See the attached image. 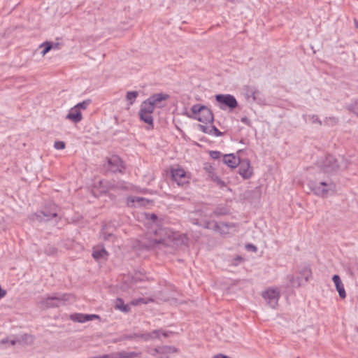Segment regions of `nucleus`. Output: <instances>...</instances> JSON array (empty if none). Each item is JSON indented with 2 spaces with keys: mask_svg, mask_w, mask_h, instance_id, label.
<instances>
[{
  "mask_svg": "<svg viewBox=\"0 0 358 358\" xmlns=\"http://www.w3.org/2000/svg\"><path fill=\"white\" fill-rule=\"evenodd\" d=\"M171 176L173 179L180 186H182L189 182V177L187 176L185 171L181 168L172 169Z\"/></svg>",
  "mask_w": 358,
  "mask_h": 358,
  "instance_id": "nucleus-9",
  "label": "nucleus"
},
{
  "mask_svg": "<svg viewBox=\"0 0 358 358\" xmlns=\"http://www.w3.org/2000/svg\"><path fill=\"white\" fill-rule=\"evenodd\" d=\"M90 104V100L87 99L81 103L76 104L75 106L81 112L82 110H85Z\"/></svg>",
  "mask_w": 358,
  "mask_h": 358,
  "instance_id": "nucleus-34",
  "label": "nucleus"
},
{
  "mask_svg": "<svg viewBox=\"0 0 358 358\" xmlns=\"http://www.w3.org/2000/svg\"><path fill=\"white\" fill-rule=\"evenodd\" d=\"M247 94L248 96L252 98L254 101H256L257 103L261 105L266 104V99L264 94L262 91L257 89L256 87H250L247 90Z\"/></svg>",
  "mask_w": 358,
  "mask_h": 358,
  "instance_id": "nucleus-13",
  "label": "nucleus"
},
{
  "mask_svg": "<svg viewBox=\"0 0 358 358\" xmlns=\"http://www.w3.org/2000/svg\"><path fill=\"white\" fill-rule=\"evenodd\" d=\"M246 248L249 249V250H251L253 252H257V247L255 245H252V244H248L246 245Z\"/></svg>",
  "mask_w": 358,
  "mask_h": 358,
  "instance_id": "nucleus-46",
  "label": "nucleus"
},
{
  "mask_svg": "<svg viewBox=\"0 0 358 358\" xmlns=\"http://www.w3.org/2000/svg\"><path fill=\"white\" fill-rule=\"evenodd\" d=\"M154 351L159 354L169 355H171L173 352H176L177 350L173 347L164 346L156 348L154 350Z\"/></svg>",
  "mask_w": 358,
  "mask_h": 358,
  "instance_id": "nucleus-25",
  "label": "nucleus"
},
{
  "mask_svg": "<svg viewBox=\"0 0 358 358\" xmlns=\"http://www.w3.org/2000/svg\"><path fill=\"white\" fill-rule=\"evenodd\" d=\"M239 174L243 179H248L252 175V169L248 159H243L240 162Z\"/></svg>",
  "mask_w": 358,
  "mask_h": 358,
  "instance_id": "nucleus-14",
  "label": "nucleus"
},
{
  "mask_svg": "<svg viewBox=\"0 0 358 358\" xmlns=\"http://www.w3.org/2000/svg\"><path fill=\"white\" fill-rule=\"evenodd\" d=\"M357 332H358V329H357Z\"/></svg>",
  "mask_w": 358,
  "mask_h": 358,
  "instance_id": "nucleus-55",
  "label": "nucleus"
},
{
  "mask_svg": "<svg viewBox=\"0 0 358 358\" xmlns=\"http://www.w3.org/2000/svg\"><path fill=\"white\" fill-rule=\"evenodd\" d=\"M115 307L116 309L120 310L124 313H128L130 311V307L129 304H124L122 299H117L115 302Z\"/></svg>",
  "mask_w": 358,
  "mask_h": 358,
  "instance_id": "nucleus-24",
  "label": "nucleus"
},
{
  "mask_svg": "<svg viewBox=\"0 0 358 358\" xmlns=\"http://www.w3.org/2000/svg\"><path fill=\"white\" fill-rule=\"evenodd\" d=\"M169 98V95L163 93L155 94L149 98V100L155 105L157 106L162 101H165Z\"/></svg>",
  "mask_w": 358,
  "mask_h": 358,
  "instance_id": "nucleus-22",
  "label": "nucleus"
},
{
  "mask_svg": "<svg viewBox=\"0 0 358 358\" xmlns=\"http://www.w3.org/2000/svg\"><path fill=\"white\" fill-rule=\"evenodd\" d=\"M198 127H199V129L201 131H202L203 132L206 133V134H210V130H209V129L210 128V126L199 124Z\"/></svg>",
  "mask_w": 358,
  "mask_h": 358,
  "instance_id": "nucleus-41",
  "label": "nucleus"
},
{
  "mask_svg": "<svg viewBox=\"0 0 358 358\" xmlns=\"http://www.w3.org/2000/svg\"><path fill=\"white\" fill-rule=\"evenodd\" d=\"M66 119L73 123L77 124L83 120V115L76 106H73L69 110V113L66 116Z\"/></svg>",
  "mask_w": 358,
  "mask_h": 358,
  "instance_id": "nucleus-17",
  "label": "nucleus"
},
{
  "mask_svg": "<svg viewBox=\"0 0 358 358\" xmlns=\"http://www.w3.org/2000/svg\"><path fill=\"white\" fill-rule=\"evenodd\" d=\"M223 162L231 168H236L240 164L241 160L234 155L229 154L224 156Z\"/></svg>",
  "mask_w": 358,
  "mask_h": 358,
  "instance_id": "nucleus-20",
  "label": "nucleus"
},
{
  "mask_svg": "<svg viewBox=\"0 0 358 358\" xmlns=\"http://www.w3.org/2000/svg\"><path fill=\"white\" fill-rule=\"evenodd\" d=\"M210 155L213 159H218L220 157L221 153L219 151H211L210 152Z\"/></svg>",
  "mask_w": 358,
  "mask_h": 358,
  "instance_id": "nucleus-42",
  "label": "nucleus"
},
{
  "mask_svg": "<svg viewBox=\"0 0 358 358\" xmlns=\"http://www.w3.org/2000/svg\"><path fill=\"white\" fill-rule=\"evenodd\" d=\"M71 296L69 294H57L47 298H41L38 302L40 308L45 310L50 308L59 307L69 300Z\"/></svg>",
  "mask_w": 358,
  "mask_h": 358,
  "instance_id": "nucleus-5",
  "label": "nucleus"
},
{
  "mask_svg": "<svg viewBox=\"0 0 358 358\" xmlns=\"http://www.w3.org/2000/svg\"><path fill=\"white\" fill-rule=\"evenodd\" d=\"M41 214L43 215V217H41V215H36V219L40 220V221L48 220L51 217H55L57 216V213L56 211H53V212H52V213H50L49 214L43 213V212H41Z\"/></svg>",
  "mask_w": 358,
  "mask_h": 358,
  "instance_id": "nucleus-28",
  "label": "nucleus"
},
{
  "mask_svg": "<svg viewBox=\"0 0 358 358\" xmlns=\"http://www.w3.org/2000/svg\"><path fill=\"white\" fill-rule=\"evenodd\" d=\"M210 130V134H215L217 136H221L222 133L214 126L210 125V128L209 129Z\"/></svg>",
  "mask_w": 358,
  "mask_h": 358,
  "instance_id": "nucleus-40",
  "label": "nucleus"
},
{
  "mask_svg": "<svg viewBox=\"0 0 358 358\" xmlns=\"http://www.w3.org/2000/svg\"><path fill=\"white\" fill-rule=\"evenodd\" d=\"M130 279H129V277H124V282H123V285L121 287V289L123 290V291H127L129 288H132L133 287V282L134 281H136V278H132V280H131V285H127V281H129Z\"/></svg>",
  "mask_w": 358,
  "mask_h": 358,
  "instance_id": "nucleus-33",
  "label": "nucleus"
},
{
  "mask_svg": "<svg viewBox=\"0 0 358 358\" xmlns=\"http://www.w3.org/2000/svg\"><path fill=\"white\" fill-rule=\"evenodd\" d=\"M213 358H229V357L222 354H218L214 356Z\"/></svg>",
  "mask_w": 358,
  "mask_h": 358,
  "instance_id": "nucleus-49",
  "label": "nucleus"
},
{
  "mask_svg": "<svg viewBox=\"0 0 358 358\" xmlns=\"http://www.w3.org/2000/svg\"><path fill=\"white\" fill-rule=\"evenodd\" d=\"M54 147L57 150H62L65 148V143L63 141H56L54 144Z\"/></svg>",
  "mask_w": 358,
  "mask_h": 358,
  "instance_id": "nucleus-39",
  "label": "nucleus"
},
{
  "mask_svg": "<svg viewBox=\"0 0 358 358\" xmlns=\"http://www.w3.org/2000/svg\"><path fill=\"white\" fill-rule=\"evenodd\" d=\"M203 169L209 178H210L212 175L215 174L214 173V168L210 164H205Z\"/></svg>",
  "mask_w": 358,
  "mask_h": 358,
  "instance_id": "nucleus-36",
  "label": "nucleus"
},
{
  "mask_svg": "<svg viewBox=\"0 0 358 358\" xmlns=\"http://www.w3.org/2000/svg\"><path fill=\"white\" fill-rule=\"evenodd\" d=\"M192 115H187L190 118L196 119L201 122L206 124L213 123V115L211 110L206 106L196 104L191 108Z\"/></svg>",
  "mask_w": 358,
  "mask_h": 358,
  "instance_id": "nucleus-4",
  "label": "nucleus"
},
{
  "mask_svg": "<svg viewBox=\"0 0 358 358\" xmlns=\"http://www.w3.org/2000/svg\"><path fill=\"white\" fill-rule=\"evenodd\" d=\"M241 121H242L243 122H245V123H248V122H249L248 119L246 117H243V118L241 119Z\"/></svg>",
  "mask_w": 358,
  "mask_h": 358,
  "instance_id": "nucleus-50",
  "label": "nucleus"
},
{
  "mask_svg": "<svg viewBox=\"0 0 358 358\" xmlns=\"http://www.w3.org/2000/svg\"><path fill=\"white\" fill-rule=\"evenodd\" d=\"M292 286H294V287H295V286H297V287L300 286V283L299 282L296 283V282L292 281Z\"/></svg>",
  "mask_w": 358,
  "mask_h": 358,
  "instance_id": "nucleus-51",
  "label": "nucleus"
},
{
  "mask_svg": "<svg viewBox=\"0 0 358 358\" xmlns=\"http://www.w3.org/2000/svg\"><path fill=\"white\" fill-rule=\"evenodd\" d=\"M101 358H108L107 355H104L103 357H101Z\"/></svg>",
  "mask_w": 358,
  "mask_h": 358,
  "instance_id": "nucleus-54",
  "label": "nucleus"
},
{
  "mask_svg": "<svg viewBox=\"0 0 358 358\" xmlns=\"http://www.w3.org/2000/svg\"><path fill=\"white\" fill-rule=\"evenodd\" d=\"M304 272L306 273L305 279L307 281L308 280V278L310 275V274H309L310 271L306 268H305Z\"/></svg>",
  "mask_w": 358,
  "mask_h": 358,
  "instance_id": "nucleus-48",
  "label": "nucleus"
},
{
  "mask_svg": "<svg viewBox=\"0 0 358 358\" xmlns=\"http://www.w3.org/2000/svg\"><path fill=\"white\" fill-rule=\"evenodd\" d=\"M33 336L28 334L22 335L17 338H6L0 341V344L8 345V346H23L25 345H29L33 343Z\"/></svg>",
  "mask_w": 358,
  "mask_h": 358,
  "instance_id": "nucleus-8",
  "label": "nucleus"
},
{
  "mask_svg": "<svg viewBox=\"0 0 358 358\" xmlns=\"http://www.w3.org/2000/svg\"><path fill=\"white\" fill-rule=\"evenodd\" d=\"M108 255V254L107 251L103 248L101 246H96L94 248L92 256L95 259H106Z\"/></svg>",
  "mask_w": 358,
  "mask_h": 358,
  "instance_id": "nucleus-21",
  "label": "nucleus"
},
{
  "mask_svg": "<svg viewBox=\"0 0 358 358\" xmlns=\"http://www.w3.org/2000/svg\"><path fill=\"white\" fill-rule=\"evenodd\" d=\"M106 168L112 172H122V169H124L123 162L121 159L117 156L113 155L109 157L107 160Z\"/></svg>",
  "mask_w": 358,
  "mask_h": 358,
  "instance_id": "nucleus-10",
  "label": "nucleus"
},
{
  "mask_svg": "<svg viewBox=\"0 0 358 358\" xmlns=\"http://www.w3.org/2000/svg\"><path fill=\"white\" fill-rule=\"evenodd\" d=\"M310 120H311V122L312 123H318L319 124H321L322 122L321 121L318 119V117L315 115H313L311 117H310Z\"/></svg>",
  "mask_w": 358,
  "mask_h": 358,
  "instance_id": "nucleus-45",
  "label": "nucleus"
},
{
  "mask_svg": "<svg viewBox=\"0 0 358 358\" xmlns=\"http://www.w3.org/2000/svg\"><path fill=\"white\" fill-rule=\"evenodd\" d=\"M310 190L315 195L327 198L336 192V185L327 174L317 171L315 178L308 182Z\"/></svg>",
  "mask_w": 358,
  "mask_h": 358,
  "instance_id": "nucleus-2",
  "label": "nucleus"
},
{
  "mask_svg": "<svg viewBox=\"0 0 358 358\" xmlns=\"http://www.w3.org/2000/svg\"><path fill=\"white\" fill-rule=\"evenodd\" d=\"M153 301H154V299L152 298H149V299L139 298V299L131 301L130 303L133 306H138L141 303L147 304L148 302H153Z\"/></svg>",
  "mask_w": 358,
  "mask_h": 358,
  "instance_id": "nucleus-30",
  "label": "nucleus"
},
{
  "mask_svg": "<svg viewBox=\"0 0 358 358\" xmlns=\"http://www.w3.org/2000/svg\"><path fill=\"white\" fill-rule=\"evenodd\" d=\"M134 356H136V354L134 353H123L122 355H121L120 357V358H131L132 357H134Z\"/></svg>",
  "mask_w": 358,
  "mask_h": 358,
  "instance_id": "nucleus-44",
  "label": "nucleus"
},
{
  "mask_svg": "<svg viewBox=\"0 0 358 358\" xmlns=\"http://www.w3.org/2000/svg\"><path fill=\"white\" fill-rule=\"evenodd\" d=\"M114 225L112 223L106 224L102 227L101 236L105 241L112 240L115 238L113 235Z\"/></svg>",
  "mask_w": 358,
  "mask_h": 358,
  "instance_id": "nucleus-16",
  "label": "nucleus"
},
{
  "mask_svg": "<svg viewBox=\"0 0 358 358\" xmlns=\"http://www.w3.org/2000/svg\"><path fill=\"white\" fill-rule=\"evenodd\" d=\"M236 226L234 223L215 222L213 223V230L220 233L221 235H227L236 231Z\"/></svg>",
  "mask_w": 358,
  "mask_h": 358,
  "instance_id": "nucleus-11",
  "label": "nucleus"
},
{
  "mask_svg": "<svg viewBox=\"0 0 358 358\" xmlns=\"http://www.w3.org/2000/svg\"><path fill=\"white\" fill-rule=\"evenodd\" d=\"M150 203V200L140 196H129L127 200V203L129 207L145 206Z\"/></svg>",
  "mask_w": 358,
  "mask_h": 358,
  "instance_id": "nucleus-15",
  "label": "nucleus"
},
{
  "mask_svg": "<svg viewBox=\"0 0 358 358\" xmlns=\"http://www.w3.org/2000/svg\"><path fill=\"white\" fill-rule=\"evenodd\" d=\"M145 245L150 248L162 249L165 247H176L187 243L185 234L174 232L169 228L154 224L147 232Z\"/></svg>",
  "mask_w": 358,
  "mask_h": 358,
  "instance_id": "nucleus-1",
  "label": "nucleus"
},
{
  "mask_svg": "<svg viewBox=\"0 0 358 358\" xmlns=\"http://www.w3.org/2000/svg\"><path fill=\"white\" fill-rule=\"evenodd\" d=\"M197 216H202V212L201 210L191 213L189 217V221L194 224L202 225V221H199Z\"/></svg>",
  "mask_w": 358,
  "mask_h": 358,
  "instance_id": "nucleus-27",
  "label": "nucleus"
},
{
  "mask_svg": "<svg viewBox=\"0 0 358 358\" xmlns=\"http://www.w3.org/2000/svg\"><path fill=\"white\" fill-rule=\"evenodd\" d=\"M139 116L142 121L145 122L149 125L148 129L153 127V118L152 116V113H148L140 110Z\"/></svg>",
  "mask_w": 358,
  "mask_h": 358,
  "instance_id": "nucleus-23",
  "label": "nucleus"
},
{
  "mask_svg": "<svg viewBox=\"0 0 358 358\" xmlns=\"http://www.w3.org/2000/svg\"><path fill=\"white\" fill-rule=\"evenodd\" d=\"M145 215L148 219L152 220L154 223L157 219V217L155 214H146Z\"/></svg>",
  "mask_w": 358,
  "mask_h": 358,
  "instance_id": "nucleus-43",
  "label": "nucleus"
},
{
  "mask_svg": "<svg viewBox=\"0 0 358 358\" xmlns=\"http://www.w3.org/2000/svg\"><path fill=\"white\" fill-rule=\"evenodd\" d=\"M210 178L220 187L226 186V183L222 180H221V178H220L216 174L212 175Z\"/></svg>",
  "mask_w": 358,
  "mask_h": 358,
  "instance_id": "nucleus-32",
  "label": "nucleus"
},
{
  "mask_svg": "<svg viewBox=\"0 0 358 358\" xmlns=\"http://www.w3.org/2000/svg\"><path fill=\"white\" fill-rule=\"evenodd\" d=\"M350 164V161L343 156L327 155L320 161L317 171L328 175L329 173L346 170Z\"/></svg>",
  "mask_w": 358,
  "mask_h": 358,
  "instance_id": "nucleus-3",
  "label": "nucleus"
},
{
  "mask_svg": "<svg viewBox=\"0 0 358 358\" xmlns=\"http://www.w3.org/2000/svg\"><path fill=\"white\" fill-rule=\"evenodd\" d=\"M154 108L155 105L148 99L147 101L142 103L140 110L148 113H152Z\"/></svg>",
  "mask_w": 358,
  "mask_h": 358,
  "instance_id": "nucleus-26",
  "label": "nucleus"
},
{
  "mask_svg": "<svg viewBox=\"0 0 358 358\" xmlns=\"http://www.w3.org/2000/svg\"><path fill=\"white\" fill-rule=\"evenodd\" d=\"M99 317L97 315H87L82 313H75L70 316V318L73 322H86L87 321L92 320L94 319L99 318Z\"/></svg>",
  "mask_w": 358,
  "mask_h": 358,
  "instance_id": "nucleus-18",
  "label": "nucleus"
},
{
  "mask_svg": "<svg viewBox=\"0 0 358 358\" xmlns=\"http://www.w3.org/2000/svg\"><path fill=\"white\" fill-rule=\"evenodd\" d=\"M354 21H355V25L356 28L358 29V21L357 20H355Z\"/></svg>",
  "mask_w": 358,
  "mask_h": 358,
  "instance_id": "nucleus-53",
  "label": "nucleus"
},
{
  "mask_svg": "<svg viewBox=\"0 0 358 358\" xmlns=\"http://www.w3.org/2000/svg\"><path fill=\"white\" fill-rule=\"evenodd\" d=\"M50 45L52 46V50H58L59 49V43H52L50 42Z\"/></svg>",
  "mask_w": 358,
  "mask_h": 358,
  "instance_id": "nucleus-47",
  "label": "nucleus"
},
{
  "mask_svg": "<svg viewBox=\"0 0 358 358\" xmlns=\"http://www.w3.org/2000/svg\"><path fill=\"white\" fill-rule=\"evenodd\" d=\"M215 99L219 103L220 108L222 110L226 108L233 110L238 106L236 99L231 94H217L215 96Z\"/></svg>",
  "mask_w": 358,
  "mask_h": 358,
  "instance_id": "nucleus-7",
  "label": "nucleus"
},
{
  "mask_svg": "<svg viewBox=\"0 0 358 358\" xmlns=\"http://www.w3.org/2000/svg\"><path fill=\"white\" fill-rule=\"evenodd\" d=\"M161 335L164 337H168L169 334L162 330H154L152 332H145L141 334H136L135 336L141 338L145 341H152L155 339H159Z\"/></svg>",
  "mask_w": 358,
  "mask_h": 358,
  "instance_id": "nucleus-12",
  "label": "nucleus"
},
{
  "mask_svg": "<svg viewBox=\"0 0 358 358\" xmlns=\"http://www.w3.org/2000/svg\"><path fill=\"white\" fill-rule=\"evenodd\" d=\"M348 110L358 116V101H354L350 103L348 107Z\"/></svg>",
  "mask_w": 358,
  "mask_h": 358,
  "instance_id": "nucleus-35",
  "label": "nucleus"
},
{
  "mask_svg": "<svg viewBox=\"0 0 358 358\" xmlns=\"http://www.w3.org/2000/svg\"><path fill=\"white\" fill-rule=\"evenodd\" d=\"M100 184L105 188L106 191L112 189L114 187L113 185L107 181H101Z\"/></svg>",
  "mask_w": 358,
  "mask_h": 358,
  "instance_id": "nucleus-37",
  "label": "nucleus"
},
{
  "mask_svg": "<svg viewBox=\"0 0 358 358\" xmlns=\"http://www.w3.org/2000/svg\"><path fill=\"white\" fill-rule=\"evenodd\" d=\"M201 226L203 227L204 228L213 230V223H215V222H211L210 221L203 220L201 222Z\"/></svg>",
  "mask_w": 358,
  "mask_h": 358,
  "instance_id": "nucleus-38",
  "label": "nucleus"
},
{
  "mask_svg": "<svg viewBox=\"0 0 358 358\" xmlns=\"http://www.w3.org/2000/svg\"><path fill=\"white\" fill-rule=\"evenodd\" d=\"M328 121H331V122H336V118H335V117H332V118H331V117H329V120H328Z\"/></svg>",
  "mask_w": 358,
  "mask_h": 358,
  "instance_id": "nucleus-52",
  "label": "nucleus"
},
{
  "mask_svg": "<svg viewBox=\"0 0 358 358\" xmlns=\"http://www.w3.org/2000/svg\"><path fill=\"white\" fill-rule=\"evenodd\" d=\"M39 48L42 49L41 51V55L42 57H44L50 50H52V46L50 45V41H45L39 45Z\"/></svg>",
  "mask_w": 358,
  "mask_h": 358,
  "instance_id": "nucleus-29",
  "label": "nucleus"
},
{
  "mask_svg": "<svg viewBox=\"0 0 358 358\" xmlns=\"http://www.w3.org/2000/svg\"><path fill=\"white\" fill-rule=\"evenodd\" d=\"M262 296L271 308H275L278 306L280 298V291L278 288H268L262 292Z\"/></svg>",
  "mask_w": 358,
  "mask_h": 358,
  "instance_id": "nucleus-6",
  "label": "nucleus"
},
{
  "mask_svg": "<svg viewBox=\"0 0 358 358\" xmlns=\"http://www.w3.org/2000/svg\"><path fill=\"white\" fill-rule=\"evenodd\" d=\"M332 280L335 285L336 290L338 292L339 296L343 299H345L346 297V293H345L343 283L342 282L339 275H334L332 277Z\"/></svg>",
  "mask_w": 358,
  "mask_h": 358,
  "instance_id": "nucleus-19",
  "label": "nucleus"
},
{
  "mask_svg": "<svg viewBox=\"0 0 358 358\" xmlns=\"http://www.w3.org/2000/svg\"><path fill=\"white\" fill-rule=\"evenodd\" d=\"M138 93L136 91L128 92L127 93L126 99L128 101H129L130 105L133 104L134 101L138 96Z\"/></svg>",
  "mask_w": 358,
  "mask_h": 358,
  "instance_id": "nucleus-31",
  "label": "nucleus"
}]
</instances>
